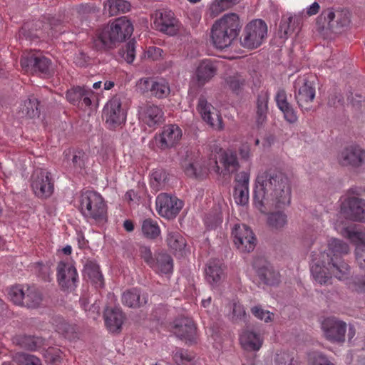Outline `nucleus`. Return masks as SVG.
Segmentation results:
<instances>
[{
  "label": "nucleus",
  "instance_id": "1",
  "mask_svg": "<svg viewBox=\"0 0 365 365\" xmlns=\"http://www.w3.org/2000/svg\"><path fill=\"white\" fill-rule=\"evenodd\" d=\"M254 193V205L262 213L289 205L291 202L290 182L282 173L265 171L259 173Z\"/></svg>",
  "mask_w": 365,
  "mask_h": 365
},
{
  "label": "nucleus",
  "instance_id": "2",
  "mask_svg": "<svg viewBox=\"0 0 365 365\" xmlns=\"http://www.w3.org/2000/svg\"><path fill=\"white\" fill-rule=\"evenodd\" d=\"M349 250L346 243L331 239L328 244V252H322L319 259L312 260L311 272L314 280L322 285L328 284L332 276L339 280L346 279L349 274V266L341 260V257Z\"/></svg>",
  "mask_w": 365,
  "mask_h": 365
},
{
  "label": "nucleus",
  "instance_id": "3",
  "mask_svg": "<svg viewBox=\"0 0 365 365\" xmlns=\"http://www.w3.org/2000/svg\"><path fill=\"white\" fill-rule=\"evenodd\" d=\"M133 32V24L126 16L117 18L96 31L93 47L97 51H108L115 47L117 43L125 41Z\"/></svg>",
  "mask_w": 365,
  "mask_h": 365
},
{
  "label": "nucleus",
  "instance_id": "4",
  "mask_svg": "<svg viewBox=\"0 0 365 365\" xmlns=\"http://www.w3.org/2000/svg\"><path fill=\"white\" fill-rule=\"evenodd\" d=\"M242 22L238 14L228 13L217 19L210 29L213 46L223 50L231 46L240 35Z\"/></svg>",
  "mask_w": 365,
  "mask_h": 365
},
{
  "label": "nucleus",
  "instance_id": "5",
  "mask_svg": "<svg viewBox=\"0 0 365 365\" xmlns=\"http://www.w3.org/2000/svg\"><path fill=\"white\" fill-rule=\"evenodd\" d=\"M80 212L87 222L101 224L107 220V205L102 196L92 190H86L80 197Z\"/></svg>",
  "mask_w": 365,
  "mask_h": 365
},
{
  "label": "nucleus",
  "instance_id": "6",
  "mask_svg": "<svg viewBox=\"0 0 365 365\" xmlns=\"http://www.w3.org/2000/svg\"><path fill=\"white\" fill-rule=\"evenodd\" d=\"M268 28L264 21L257 19L248 22L240 38V45L253 50L259 47L267 39Z\"/></svg>",
  "mask_w": 365,
  "mask_h": 365
},
{
  "label": "nucleus",
  "instance_id": "7",
  "mask_svg": "<svg viewBox=\"0 0 365 365\" xmlns=\"http://www.w3.org/2000/svg\"><path fill=\"white\" fill-rule=\"evenodd\" d=\"M20 65L26 73H41L48 76L53 72L51 60L40 51H24L21 56Z\"/></svg>",
  "mask_w": 365,
  "mask_h": 365
},
{
  "label": "nucleus",
  "instance_id": "8",
  "mask_svg": "<svg viewBox=\"0 0 365 365\" xmlns=\"http://www.w3.org/2000/svg\"><path fill=\"white\" fill-rule=\"evenodd\" d=\"M152 19L155 29L170 36L177 35L182 27L180 21L170 10H157Z\"/></svg>",
  "mask_w": 365,
  "mask_h": 365
},
{
  "label": "nucleus",
  "instance_id": "9",
  "mask_svg": "<svg viewBox=\"0 0 365 365\" xmlns=\"http://www.w3.org/2000/svg\"><path fill=\"white\" fill-rule=\"evenodd\" d=\"M56 21L53 18L43 17L42 19L36 20L31 24H25L21 32L31 40L43 38L46 35L53 36V31H57Z\"/></svg>",
  "mask_w": 365,
  "mask_h": 365
},
{
  "label": "nucleus",
  "instance_id": "10",
  "mask_svg": "<svg viewBox=\"0 0 365 365\" xmlns=\"http://www.w3.org/2000/svg\"><path fill=\"white\" fill-rule=\"evenodd\" d=\"M294 97L302 110H309L315 98V87L306 77H299L294 82Z\"/></svg>",
  "mask_w": 365,
  "mask_h": 365
},
{
  "label": "nucleus",
  "instance_id": "11",
  "mask_svg": "<svg viewBox=\"0 0 365 365\" xmlns=\"http://www.w3.org/2000/svg\"><path fill=\"white\" fill-rule=\"evenodd\" d=\"M217 71L218 64L216 61L208 58L202 59L196 64L190 81L195 86L202 88L212 80Z\"/></svg>",
  "mask_w": 365,
  "mask_h": 365
},
{
  "label": "nucleus",
  "instance_id": "12",
  "mask_svg": "<svg viewBox=\"0 0 365 365\" xmlns=\"http://www.w3.org/2000/svg\"><path fill=\"white\" fill-rule=\"evenodd\" d=\"M31 188L39 198L50 197L54 190L51 173L42 168L35 170L31 176Z\"/></svg>",
  "mask_w": 365,
  "mask_h": 365
},
{
  "label": "nucleus",
  "instance_id": "13",
  "mask_svg": "<svg viewBox=\"0 0 365 365\" xmlns=\"http://www.w3.org/2000/svg\"><path fill=\"white\" fill-rule=\"evenodd\" d=\"M341 234L356 246V259L362 269H365V229L356 227L344 228Z\"/></svg>",
  "mask_w": 365,
  "mask_h": 365
},
{
  "label": "nucleus",
  "instance_id": "14",
  "mask_svg": "<svg viewBox=\"0 0 365 365\" xmlns=\"http://www.w3.org/2000/svg\"><path fill=\"white\" fill-rule=\"evenodd\" d=\"M182 135L181 128L176 124L165 125L162 131L155 135L153 142L160 150H166L178 143Z\"/></svg>",
  "mask_w": 365,
  "mask_h": 365
},
{
  "label": "nucleus",
  "instance_id": "15",
  "mask_svg": "<svg viewBox=\"0 0 365 365\" xmlns=\"http://www.w3.org/2000/svg\"><path fill=\"white\" fill-rule=\"evenodd\" d=\"M156 210L165 218H175L183 206V202L175 196L167 193L159 194L155 200Z\"/></svg>",
  "mask_w": 365,
  "mask_h": 365
},
{
  "label": "nucleus",
  "instance_id": "16",
  "mask_svg": "<svg viewBox=\"0 0 365 365\" xmlns=\"http://www.w3.org/2000/svg\"><path fill=\"white\" fill-rule=\"evenodd\" d=\"M324 336L331 342L341 343L345 341L346 322L335 317L325 318L321 324Z\"/></svg>",
  "mask_w": 365,
  "mask_h": 365
},
{
  "label": "nucleus",
  "instance_id": "17",
  "mask_svg": "<svg viewBox=\"0 0 365 365\" xmlns=\"http://www.w3.org/2000/svg\"><path fill=\"white\" fill-rule=\"evenodd\" d=\"M57 281L64 290H73L77 287L78 275L73 264L70 262L61 261L57 265Z\"/></svg>",
  "mask_w": 365,
  "mask_h": 365
},
{
  "label": "nucleus",
  "instance_id": "18",
  "mask_svg": "<svg viewBox=\"0 0 365 365\" xmlns=\"http://www.w3.org/2000/svg\"><path fill=\"white\" fill-rule=\"evenodd\" d=\"M232 235L237 249L242 252H250L256 245V239L252 230L245 225H236Z\"/></svg>",
  "mask_w": 365,
  "mask_h": 365
},
{
  "label": "nucleus",
  "instance_id": "19",
  "mask_svg": "<svg viewBox=\"0 0 365 365\" xmlns=\"http://www.w3.org/2000/svg\"><path fill=\"white\" fill-rule=\"evenodd\" d=\"M103 115L108 127L114 129L125 121L126 117L121 108V101L117 98H111L104 106Z\"/></svg>",
  "mask_w": 365,
  "mask_h": 365
},
{
  "label": "nucleus",
  "instance_id": "20",
  "mask_svg": "<svg viewBox=\"0 0 365 365\" xmlns=\"http://www.w3.org/2000/svg\"><path fill=\"white\" fill-rule=\"evenodd\" d=\"M197 108L203 120L214 130H222L224 129L222 116L205 98L202 97L199 98Z\"/></svg>",
  "mask_w": 365,
  "mask_h": 365
},
{
  "label": "nucleus",
  "instance_id": "21",
  "mask_svg": "<svg viewBox=\"0 0 365 365\" xmlns=\"http://www.w3.org/2000/svg\"><path fill=\"white\" fill-rule=\"evenodd\" d=\"M337 160L343 166L359 167L365 164V150L358 145L346 147L338 154Z\"/></svg>",
  "mask_w": 365,
  "mask_h": 365
},
{
  "label": "nucleus",
  "instance_id": "22",
  "mask_svg": "<svg viewBox=\"0 0 365 365\" xmlns=\"http://www.w3.org/2000/svg\"><path fill=\"white\" fill-rule=\"evenodd\" d=\"M341 211L349 220L362 221L365 219V201L356 197H348L342 202Z\"/></svg>",
  "mask_w": 365,
  "mask_h": 365
},
{
  "label": "nucleus",
  "instance_id": "23",
  "mask_svg": "<svg viewBox=\"0 0 365 365\" xmlns=\"http://www.w3.org/2000/svg\"><path fill=\"white\" fill-rule=\"evenodd\" d=\"M140 120L150 128L155 127L163 121L164 113L162 108L153 103H147L139 111Z\"/></svg>",
  "mask_w": 365,
  "mask_h": 365
},
{
  "label": "nucleus",
  "instance_id": "24",
  "mask_svg": "<svg viewBox=\"0 0 365 365\" xmlns=\"http://www.w3.org/2000/svg\"><path fill=\"white\" fill-rule=\"evenodd\" d=\"M103 317L109 332L119 333L121 331L125 315L120 308H107L104 312Z\"/></svg>",
  "mask_w": 365,
  "mask_h": 365
},
{
  "label": "nucleus",
  "instance_id": "25",
  "mask_svg": "<svg viewBox=\"0 0 365 365\" xmlns=\"http://www.w3.org/2000/svg\"><path fill=\"white\" fill-rule=\"evenodd\" d=\"M94 93L90 88L74 87L66 92L67 100L73 105L79 106L81 103L85 107L91 104V98Z\"/></svg>",
  "mask_w": 365,
  "mask_h": 365
},
{
  "label": "nucleus",
  "instance_id": "26",
  "mask_svg": "<svg viewBox=\"0 0 365 365\" xmlns=\"http://www.w3.org/2000/svg\"><path fill=\"white\" fill-rule=\"evenodd\" d=\"M224 270L225 265L220 260L209 261L205 270L207 282L212 287L218 286L225 277Z\"/></svg>",
  "mask_w": 365,
  "mask_h": 365
},
{
  "label": "nucleus",
  "instance_id": "27",
  "mask_svg": "<svg viewBox=\"0 0 365 365\" xmlns=\"http://www.w3.org/2000/svg\"><path fill=\"white\" fill-rule=\"evenodd\" d=\"M173 331L182 339L190 343L195 341L196 327L194 322L190 319L182 318L175 321Z\"/></svg>",
  "mask_w": 365,
  "mask_h": 365
},
{
  "label": "nucleus",
  "instance_id": "28",
  "mask_svg": "<svg viewBox=\"0 0 365 365\" xmlns=\"http://www.w3.org/2000/svg\"><path fill=\"white\" fill-rule=\"evenodd\" d=\"M263 341V336L254 331L245 330L240 335V344L247 351H259L262 346Z\"/></svg>",
  "mask_w": 365,
  "mask_h": 365
},
{
  "label": "nucleus",
  "instance_id": "29",
  "mask_svg": "<svg viewBox=\"0 0 365 365\" xmlns=\"http://www.w3.org/2000/svg\"><path fill=\"white\" fill-rule=\"evenodd\" d=\"M275 101L278 108L283 113L285 120L290 123H296L298 120L297 112L287 101V93L284 90L277 91Z\"/></svg>",
  "mask_w": 365,
  "mask_h": 365
},
{
  "label": "nucleus",
  "instance_id": "30",
  "mask_svg": "<svg viewBox=\"0 0 365 365\" xmlns=\"http://www.w3.org/2000/svg\"><path fill=\"white\" fill-rule=\"evenodd\" d=\"M150 268L159 274H170L173 269V260L171 256L165 252L155 253Z\"/></svg>",
  "mask_w": 365,
  "mask_h": 365
},
{
  "label": "nucleus",
  "instance_id": "31",
  "mask_svg": "<svg viewBox=\"0 0 365 365\" xmlns=\"http://www.w3.org/2000/svg\"><path fill=\"white\" fill-rule=\"evenodd\" d=\"M122 303L130 308H138L147 304L148 294H141L139 289L133 288L123 292Z\"/></svg>",
  "mask_w": 365,
  "mask_h": 365
},
{
  "label": "nucleus",
  "instance_id": "32",
  "mask_svg": "<svg viewBox=\"0 0 365 365\" xmlns=\"http://www.w3.org/2000/svg\"><path fill=\"white\" fill-rule=\"evenodd\" d=\"M166 243L175 254H182L186 247L185 239L178 230L174 228L168 230Z\"/></svg>",
  "mask_w": 365,
  "mask_h": 365
},
{
  "label": "nucleus",
  "instance_id": "33",
  "mask_svg": "<svg viewBox=\"0 0 365 365\" xmlns=\"http://www.w3.org/2000/svg\"><path fill=\"white\" fill-rule=\"evenodd\" d=\"M220 161L224 168V170L221 171L223 175L235 173L240 168L237 155L232 150L225 151L221 155Z\"/></svg>",
  "mask_w": 365,
  "mask_h": 365
},
{
  "label": "nucleus",
  "instance_id": "34",
  "mask_svg": "<svg viewBox=\"0 0 365 365\" xmlns=\"http://www.w3.org/2000/svg\"><path fill=\"white\" fill-rule=\"evenodd\" d=\"M269 98L267 91H262L257 96L256 122L258 125H262L267 120Z\"/></svg>",
  "mask_w": 365,
  "mask_h": 365
},
{
  "label": "nucleus",
  "instance_id": "35",
  "mask_svg": "<svg viewBox=\"0 0 365 365\" xmlns=\"http://www.w3.org/2000/svg\"><path fill=\"white\" fill-rule=\"evenodd\" d=\"M42 302V295L34 286L26 285L24 307L29 309L38 308Z\"/></svg>",
  "mask_w": 365,
  "mask_h": 365
},
{
  "label": "nucleus",
  "instance_id": "36",
  "mask_svg": "<svg viewBox=\"0 0 365 365\" xmlns=\"http://www.w3.org/2000/svg\"><path fill=\"white\" fill-rule=\"evenodd\" d=\"M257 274L266 284L274 285L279 282V274L268 263L257 269Z\"/></svg>",
  "mask_w": 365,
  "mask_h": 365
},
{
  "label": "nucleus",
  "instance_id": "37",
  "mask_svg": "<svg viewBox=\"0 0 365 365\" xmlns=\"http://www.w3.org/2000/svg\"><path fill=\"white\" fill-rule=\"evenodd\" d=\"M16 341L21 347L30 351H36L44 344L43 338L29 335L19 336Z\"/></svg>",
  "mask_w": 365,
  "mask_h": 365
},
{
  "label": "nucleus",
  "instance_id": "38",
  "mask_svg": "<svg viewBox=\"0 0 365 365\" xmlns=\"http://www.w3.org/2000/svg\"><path fill=\"white\" fill-rule=\"evenodd\" d=\"M38 101L34 97L25 100L20 106L19 112L22 117L34 118L39 116Z\"/></svg>",
  "mask_w": 365,
  "mask_h": 365
},
{
  "label": "nucleus",
  "instance_id": "39",
  "mask_svg": "<svg viewBox=\"0 0 365 365\" xmlns=\"http://www.w3.org/2000/svg\"><path fill=\"white\" fill-rule=\"evenodd\" d=\"M104 9L110 16H115L130 11V4L125 0H107L104 4Z\"/></svg>",
  "mask_w": 365,
  "mask_h": 365
},
{
  "label": "nucleus",
  "instance_id": "40",
  "mask_svg": "<svg viewBox=\"0 0 365 365\" xmlns=\"http://www.w3.org/2000/svg\"><path fill=\"white\" fill-rule=\"evenodd\" d=\"M170 93L168 81L164 78L154 79L151 87V95L158 99L168 97Z\"/></svg>",
  "mask_w": 365,
  "mask_h": 365
},
{
  "label": "nucleus",
  "instance_id": "41",
  "mask_svg": "<svg viewBox=\"0 0 365 365\" xmlns=\"http://www.w3.org/2000/svg\"><path fill=\"white\" fill-rule=\"evenodd\" d=\"M168 179V174L163 168H156L150 174V183L151 187L158 192L165 187Z\"/></svg>",
  "mask_w": 365,
  "mask_h": 365
},
{
  "label": "nucleus",
  "instance_id": "42",
  "mask_svg": "<svg viewBox=\"0 0 365 365\" xmlns=\"http://www.w3.org/2000/svg\"><path fill=\"white\" fill-rule=\"evenodd\" d=\"M141 230L143 235L149 239H155L160 234L158 222L152 219H145L142 222Z\"/></svg>",
  "mask_w": 365,
  "mask_h": 365
},
{
  "label": "nucleus",
  "instance_id": "43",
  "mask_svg": "<svg viewBox=\"0 0 365 365\" xmlns=\"http://www.w3.org/2000/svg\"><path fill=\"white\" fill-rule=\"evenodd\" d=\"M267 223L273 229H281L287 223V215L282 211L272 212L268 216Z\"/></svg>",
  "mask_w": 365,
  "mask_h": 365
},
{
  "label": "nucleus",
  "instance_id": "44",
  "mask_svg": "<svg viewBox=\"0 0 365 365\" xmlns=\"http://www.w3.org/2000/svg\"><path fill=\"white\" fill-rule=\"evenodd\" d=\"M174 360L178 365H200L195 360V354L187 350H179L174 354Z\"/></svg>",
  "mask_w": 365,
  "mask_h": 365
},
{
  "label": "nucleus",
  "instance_id": "45",
  "mask_svg": "<svg viewBox=\"0 0 365 365\" xmlns=\"http://www.w3.org/2000/svg\"><path fill=\"white\" fill-rule=\"evenodd\" d=\"M26 291V285H15L10 288L9 297L11 301L19 306H24V294Z\"/></svg>",
  "mask_w": 365,
  "mask_h": 365
},
{
  "label": "nucleus",
  "instance_id": "46",
  "mask_svg": "<svg viewBox=\"0 0 365 365\" xmlns=\"http://www.w3.org/2000/svg\"><path fill=\"white\" fill-rule=\"evenodd\" d=\"M184 171L187 176L201 178L207 175L210 168L207 166H199L197 163H188L184 166Z\"/></svg>",
  "mask_w": 365,
  "mask_h": 365
},
{
  "label": "nucleus",
  "instance_id": "47",
  "mask_svg": "<svg viewBox=\"0 0 365 365\" xmlns=\"http://www.w3.org/2000/svg\"><path fill=\"white\" fill-rule=\"evenodd\" d=\"M245 83V79L239 73H235L225 78L226 86L233 92H239Z\"/></svg>",
  "mask_w": 365,
  "mask_h": 365
},
{
  "label": "nucleus",
  "instance_id": "48",
  "mask_svg": "<svg viewBox=\"0 0 365 365\" xmlns=\"http://www.w3.org/2000/svg\"><path fill=\"white\" fill-rule=\"evenodd\" d=\"M237 0H215L210 6V11L212 16H217L226 9L232 6Z\"/></svg>",
  "mask_w": 365,
  "mask_h": 365
},
{
  "label": "nucleus",
  "instance_id": "49",
  "mask_svg": "<svg viewBox=\"0 0 365 365\" xmlns=\"http://www.w3.org/2000/svg\"><path fill=\"white\" fill-rule=\"evenodd\" d=\"M16 360L19 365H42L38 357L25 353L16 354Z\"/></svg>",
  "mask_w": 365,
  "mask_h": 365
},
{
  "label": "nucleus",
  "instance_id": "50",
  "mask_svg": "<svg viewBox=\"0 0 365 365\" xmlns=\"http://www.w3.org/2000/svg\"><path fill=\"white\" fill-rule=\"evenodd\" d=\"M337 15V11H334L333 9L328 8L324 9L319 16V20L324 21L329 29L335 27V21Z\"/></svg>",
  "mask_w": 365,
  "mask_h": 365
},
{
  "label": "nucleus",
  "instance_id": "51",
  "mask_svg": "<svg viewBox=\"0 0 365 365\" xmlns=\"http://www.w3.org/2000/svg\"><path fill=\"white\" fill-rule=\"evenodd\" d=\"M233 196L237 204L246 205L249 200V187H235Z\"/></svg>",
  "mask_w": 365,
  "mask_h": 365
},
{
  "label": "nucleus",
  "instance_id": "52",
  "mask_svg": "<svg viewBox=\"0 0 365 365\" xmlns=\"http://www.w3.org/2000/svg\"><path fill=\"white\" fill-rule=\"evenodd\" d=\"M251 312L256 318L267 323L272 322L274 319L272 312L263 309L260 306L253 307L251 309Z\"/></svg>",
  "mask_w": 365,
  "mask_h": 365
},
{
  "label": "nucleus",
  "instance_id": "53",
  "mask_svg": "<svg viewBox=\"0 0 365 365\" xmlns=\"http://www.w3.org/2000/svg\"><path fill=\"white\" fill-rule=\"evenodd\" d=\"M350 13L347 10H338L334 28L347 27L350 24Z\"/></svg>",
  "mask_w": 365,
  "mask_h": 365
},
{
  "label": "nucleus",
  "instance_id": "54",
  "mask_svg": "<svg viewBox=\"0 0 365 365\" xmlns=\"http://www.w3.org/2000/svg\"><path fill=\"white\" fill-rule=\"evenodd\" d=\"M135 56V42L129 41L125 45V48L123 53V57L128 63H130L134 61Z\"/></svg>",
  "mask_w": 365,
  "mask_h": 365
},
{
  "label": "nucleus",
  "instance_id": "55",
  "mask_svg": "<svg viewBox=\"0 0 365 365\" xmlns=\"http://www.w3.org/2000/svg\"><path fill=\"white\" fill-rule=\"evenodd\" d=\"M232 319L235 320H246V312L243 306L239 302L232 304Z\"/></svg>",
  "mask_w": 365,
  "mask_h": 365
},
{
  "label": "nucleus",
  "instance_id": "56",
  "mask_svg": "<svg viewBox=\"0 0 365 365\" xmlns=\"http://www.w3.org/2000/svg\"><path fill=\"white\" fill-rule=\"evenodd\" d=\"M312 365H335L331 362L324 355L320 353H314L309 356Z\"/></svg>",
  "mask_w": 365,
  "mask_h": 365
},
{
  "label": "nucleus",
  "instance_id": "57",
  "mask_svg": "<svg viewBox=\"0 0 365 365\" xmlns=\"http://www.w3.org/2000/svg\"><path fill=\"white\" fill-rule=\"evenodd\" d=\"M86 153L83 150H76L72 155L71 161L76 168H82L85 165Z\"/></svg>",
  "mask_w": 365,
  "mask_h": 365
},
{
  "label": "nucleus",
  "instance_id": "58",
  "mask_svg": "<svg viewBox=\"0 0 365 365\" xmlns=\"http://www.w3.org/2000/svg\"><path fill=\"white\" fill-rule=\"evenodd\" d=\"M91 268V271L88 272V275L92 278L93 281L99 284L101 286L103 284V275L99 270V267L96 264H92L88 267V269Z\"/></svg>",
  "mask_w": 365,
  "mask_h": 365
},
{
  "label": "nucleus",
  "instance_id": "59",
  "mask_svg": "<svg viewBox=\"0 0 365 365\" xmlns=\"http://www.w3.org/2000/svg\"><path fill=\"white\" fill-rule=\"evenodd\" d=\"M163 50L156 46H150L145 52V58L152 61L159 60L162 56Z\"/></svg>",
  "mask_w": 365,
  "mask_h": 365
},
{
  "label": "nucleus",
  "instance_id": "60",
  "mask_svg": "<svg viewBox=\"0 0 365 365\" xmlns=\"http://www.w3.org/2000/svg\"><path fill=\"white\" fill-rule=\"evenodd\" d=\"M154 81V78H142L137 83V88L142 93L150 91L151 93V87Z\"/></svg>",
  "mask_w": 365,
  "mask_h": 365
},
{
  "label": "nucleus",
  "instance_id": "61",
  "mask_svg": "<svg viewBox=\"0 0 365 365\" xmlns=\"http://www.w3.org/2000/svg\"><path fill=\"white\" fill-rule=\"evenodd\" d=\"M250 174L249 172L243 171L237 175L235 181L237 185L235 187H249Z\"/></svg>",
  "mask_w": 365,
  "mask_h": 365
},
{
  "label": "nucleus",
  "instance_id": "62",
  "mask_svg": "<svg viewBox=\"0 0 365 365\" xmlns=\"http://www.w3.org/2000/svg\"><path fill=\"white\" fill-rule=\"evenodd\" d=\"M139 252L141 258L150 267L154 260L150 249L148 247L142 246L140 247Z\"/></svg>",
  "mask_w": 365,
  "mask_h": 365
},
{
  "label": "nucleus",
  "instance_id": "63",
  "mask_svg": "<svg viewBox=\"0 0 365 365\" xmlns=\"http://www.w3.org/2000/svg\"><path fill=\"white\" fill-rule=\"evenodd\" d=\"M350 287L358 292H365V276L361 277H355L353 279Z\"/></svg>",
  "mask_w": 365,
  "mask_h": 365
},
{
  "label": "nucleus",
  "instance_id": "64",
  "mask_svg": "<svg viewBox=\"0 0 365 365\" xmlns=\"http://www.w3.org/2000/svg\"><path fill=\"white\" fill-rule=\"evenodd\" d=\"M239 154L242 159L248 160L252 156L250 145L248 143H243L239 148Z\"/></svg>",
  "mask_w": 365,
  "mask_h": 365
}]
</instances>
